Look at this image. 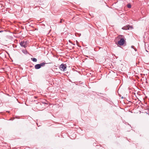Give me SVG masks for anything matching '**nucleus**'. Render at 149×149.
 I'll list each match as a JSON object with an SVG mask.
<instances>
[{
    "mask_svg": "<svg viewBox=\"0 0 149 149\" xmlns=\"http://www.w3.org/2000/svg\"><path fill=\"white\" fill-rule=\"evenodd\" d=\"M117 38H118L120 40L118 42L117 45L120 46L123 45L126 43V39L124 36L123 35H119L117 37Z\"/></svg>",
    "mask_w": 149,
    "mask_h": 149,
    "instance_id": "nucleus-1",
    "label": "nucleus"
},
{
    "mask_svg": "<svg viewBox=\"0 0 149 149\" xmlns=\"http://www.w3.org/2000/svg\"><path fill=\"white\" fill-rule=\"evenodd\" d=\"M37 104L36 107L37 109L39 110H42L45 109L46 107L45 105L48 104L47 103L45 102H38Z\"/></svg>",
    "mask_w": 149,
    "mask_h": 149,
    "instance_id": "nucleus-2",
    "label": "nucleus"
},
{
    "mask_svg": "<svg viewBox=\"0 0 149 149\" xmlns=\"http://www.w3.org/2000/svg\"><path fill=\"white\" fill-rule=\"evenodd\" d=\"M27 41H22L19 43L20 45L22 47L26 48L27 46Z\"/></svg>",
    "mask_w": 149,
    "mask_h": 149,
    "instance_id": "nucleus-3",
    "label": "nucleus"
},
{
    "mask_svg": "<svg viewBox=\"0 0 149 149\" xmlns=\"http://www.w3.org/2000/svg\"><path fill=\"white\" fill-rule=\"evenodd\" d=\"M66 67L67 65L65 64L62 63L60 65L59 68L61 70L64 71H65V69H66Z\"/></svg>",
    "mask_w": 149,
    "mask_h": 149,
    "instance_id": "nucleus-4",
    "label": "nucleus"
},
{
    "mask_svg": "<svg viewBox=\"0 0 149 149\" xmlns=\"http://www.w3.org/2000/svg\"><path fill=\"white\" fill-rule=\"evenodd\" d=\"M35 68L36 69H38L41 68L39 64H36L35 66Z\"/></svg>",
    "mask_w": 149,
    "mask_h": 149,
    "instance_id": "nucleus-5",
    "label": "nucleus"
},
{
    "mask_svg": "<svg viewBox=\"0 0 149 149\" xmlns=\"http://www.w3.org/2000/svg\"><path fill=\"white\" fill-rule=\"evenodd\" d=\"M122 29L123 30H128L129 29V25L127 26H124L122 28Z\"/></svg>",
    "mask_w": 149,
    "mask_h": 149,
    "instance_id": "nucleus-6",
    "label": "nucleus"
},
{
    "mask_svg": "<svg viewBox=\"0 0 149 149\" xmlns=\"http://www.w3.org/2000/svg\"><path fill=\"white\" fill-rule=\"evenodd\" d=\"M50 63H45L44 62H43L42 63H40V64H39V65H40V66L41 67V68L42 67L44 66L46 64Z\"/></svg>",
    "mask_w": 149,
    "mask_h": 149,
    "instance_id": "nucleus-7",
    "label": "nucleus"
},
{
    "mask_svg": "<svg viewBox=\"0 0 149 149\" xmlns=\"http://www.w3.org/2000/svg\"><path fill=\"white\" fill-rule=\"evenodd\" d=\"M31 60L34 62H36L37 61V59L34 58H31Z\"/></svg>",
    "mask_w": 149,
    "mask_h": 149,
    "instance_id": "nucleus-8",
    "label": "nucleus"
},
{
    "mask_svg": "<svg viewBox=\"0 0 149 149\" xmlns=\"http://www.w3.org/2000/svg\"><path fill=\"white\" fill-rule=\"evenodd\" d=\"M22 52L24 53L25 54H26L27 52V51L26 49L22 50Z\"/></svg>",
    "mask_w": 149,
    "mask_h": 149,
    "instance_id": "nucleus-9",
    "label": "nucleus"
},
{
    "mask_svg": "<svg viewBox=\"0 0 149 149\" xmlns=\"http://www.w3.org/2000/svg\"><path fill=\"white\" fill-rule=\"evenodd\" d=\"M131 48L133 49H134L135 51H137V49L136 48H135L134 46H133V45L132 46Z\"/></svg>",
    "mask_w": 149,
    "mask_h": 149,
    "instance_id": "nucleus-10",
    "label": "nucleus"
},
{
    "mask_svg": "<svg viewBox=\"0 0 149 149\" xmlns=\"http://www.w3.org/2000/svg\"><path fill=\"white\" fill-rule=\"evenodd\" d=\"M64 19H61L60 21V23H62L63 22H64Z\"/></svg>",
    "mask_w": 149,
    "mask_h": 149,
    "instance_id": "nucleus-11",
    "label": "nucleus"
},
{
    "mask_svg": "<svg viewBox=\"0 0 149 149\" xmlns=\"http://www.w3.org/2000/svg\"><path fill=\"white\" fill-rule=\"evenodd\" d=\"M127 7L128 8H130L131 7V5L130 4H128L127 5Z\"/></svg>",
    "mask_w": 149,
    "mask_h": 149,
    "instance_id": "nucleus-12",
    "label": "nucleus"
},
{
    "mask_svg": "<svg viewBox=\"0 0 149 149\" xmlns=\"http://www.w3.org/2000/svg\"><path fill=\"white\" fill-rule=\"evenodd\" d=\"M69 42H70V43H71V44H72V45H75V44H73V43H72V42L70 40H69Z\"/></svg>",
    "mask_w": 149,
    "mask_h": 149,
    "instance_id": "nucleus-13",
    "label": "nucleus"
},
{
    "mask_svg": "<svg viewBox=\"0 0 149 149\" xmlns=\"http://www.w3.org/2000/svg\"><path fill=\"white\" fill-rule=\"evenodd\" d=\"M4 31H0V33H1V32H4Z\"/></svg>",
    "mask_w": 149,
    "mask_h": 149,
    "instance_id": "nucleus-14",
    "label": "nucleus"
},
{
    "mask_svg": "<svg viewBox=\"0 0 149 149\" xmlns=\"http://www.w3.org/2000/svg\"><path fill=\"white\" fill-rule=\"evenodd\" d=\"M0 6H1V7H2V4H0Z\"/></svg>",
    "mask_w": 149,
    "mask_h": 149,
    "instance_id": "nucleus-15",
    "label": "nucleus"
},
{
    "mask_svg": "<svg viewBox=\"0 0 149 149\" xmlns=\"http://www.w3.org/2000/svg\"><path fill=\"white\" fill-rule=\"evenodd\" d=\"M30 67H33V66H31H31H30Z\"/></svg>",
    "mask_w": 149,
    "mask_h": 149,
    "instance_id": "nucleus-16",
    "label": "nucleus"
},
{
    "mask_svg": "<svg viewBox=\"0 0 149 149\" xmlns=\"http://www.w3.org/2000/svg\"><path fill=\"white\" fill-rule=\"evenodd\" d=\"M66 73H67V74H68V72H66Z\"/></svg>",
    "mask_w": 149,
    "mask_h": 149,
    "instance_id": "nucleus-17",
    "label": "nucleus"
},
{
    "mask_svg": "<svg viewBox=\"0 0 149 149\" xmlns=\"http://www.w3.org/2000/svg\"><path fill=\"white\" fill-rule=\"evenodd\" d=\"M148 113L149 115V112H148Z\"/></svg>",
    "mask_w": 149,
    "mask_h": 149,
    "instance_id": "nucleus-18",
    "label": "nucleus"
},
{
    "mask_svg": "<svg viewBox=\"0 0 149 149\" xmlns=\"http://www.w3.org/2000/svg\"><path fill=\"white\" fill-rule=\"evenodd\" d=\"M123 98V97H122V98Z\"/></svg>",
    "mask_w": 149,
    "mask_h": 149,
    "instance_id": "nucleus-19",
    "label": "nucleus"
},
{
    "mask_svg": "<svg viewBox=\"0 0 149 149\" xmlns=\"http://www.w3.org/2000/svg\"><path fill=\"white\" fill-rule=\"evenodd\" d=\"M148 109V110H149V108Z\"/></svg>",
    "mask_w": 149,
    "mask_h": 149,
    "instance_id": "nucleus-20",
    "label": "nucleus"
}]
</instances>
